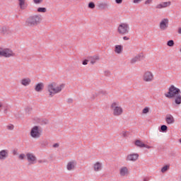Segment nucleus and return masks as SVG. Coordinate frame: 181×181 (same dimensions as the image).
Listing matches in <instances>:
<instances>
[{"label": "nucleus", "mask_w": 181, "mask_h": 181, "mask_svg": "<svg viewBox=\"0 0 181 181\" xmlns=\"http://www.w3.org/2000/svg\"><path fill=\"white\" fill-rule=\"evenodd\" d=\"M64 88V84L57 85L56 83L53 82L47 86V90L49 93V97H54L56 94L62 93V90Z\"/></svg>", "instance_id": "nucleus-1"}, {"label": "nucleus", "mask_w": 181, "mask_h": 181, "mask_svg": "<svg viewBox=\"0 0 181 181\" xmlns=\"http://www.w3.org/2000/svg\"><path fill=\"white\" fill-rule=\"evenodd\" d=\"M110 109L114 117H120L124 114V108L119 105V102L118 101L113 102L110 105Z\"/></svg>", "instance_id": "nucleus-2"}, {"label": "nucleus", "mask_w": 181, "mask_h": 181, "mask_svg": "<svg viewBox=\"0 0 181 181\" xmlns=\"http://www.w3.org/2000/svg\"><path fill=\"white\" fill-rule=\"evenodd\" d=\"M41 21L42 16L39 15H34L30 16L25 21V23L27 26H30V28H35V26H37V25L40 23Z\"/></svg>", "instance_id": "nucleus-3"}, {"label": "nucleus", "mask_w": 181, "mask_h": 181, "mask_svg": "<svg viewBox=\"0 0 181 181\" xmlns=\"http://www.w3.org/2000/svg\"><path fill=\"white\" fill-rule=\"evenodd\" d=\"M178 94H181L180 89L176 88L174 85H171L168 88V92L165 93V97H166V98H175Z\"/></svg>", "instance_id": "nucleus-4"}, {"label": "nucleus", "mask_w": 181, "mask_h": 181, "mask_svg": "<svg viewBox=\"0 0 181 181\" xmlns=\"http://www.w3.org/2000/svg\"><path fill=\"white\" fill-rule=\"evenodd\" d=\"M117 33L122 36L129 33V24L128 23H120L117 27Z\"/></svg>", "instance_id": "nucleus-5"}, {"label": "nucleus", "mask_w": 181, "mask_h": 181, "mask_svg": "<svg viewBox=\"0 0 181 181\" xmlns=\"http://www.w3.org/2000/svg\"><path fill=\"white\" fill-rule=\"evenodd\" d=\"M42 132H43L42 127L39 126H34L31 128L30 135L31 138H33L34 139H39V138L42 136Z\"/></svg>", "instance_id": "nucleus-6"}, {"label": "nucleus", "mask_w": 181, "mask_h": 181, "mask_svg": "<svg viewBox=\"0 0 181 181\" xmlns=\"http://www.w3.org/2000/svg\"><path fill=\"white\" fill-rule=\"evenodd\" d=\"M15 52L12 49L8 48H0V57H6L9 59V57H14Z\"/></svg>", "instance_id": "nucleus-7"}, {"label": "nucleus", "mask_w": 181, "mask_h": 181, "mask_svg": "<svg viewBox=\"0 0 181 181\" xmlns=\"http://www.w3.org/2000/svg\"><path fill=\"white\" fill-rule=\"evenodd\" d=\"M154 79L155 76L151 71H146L143 74V81H144L145 83H152Z\"/></svg>", "instance_id": "nucleus-8"}, {"label": "nucleus", "mask_w": 181, "mask_h": 181, "mask_svg": "<svg viewBox=\"0 0 181 181\" xmlns=\"http://www.w3.org/2000/svg\"><path fill=\"white\" fill-rule=\"evenodd\" d=\"M26 158L29 165H35L37 163V158L33 153H27Z\"/></svg>", "instance_id": "nucleus-9"}, {"label": "nucleus", "mask_w": 181, "mask_h": 181, "mask_svg": "<svg viewBox=\"0 0 181 181\" xmlns=\"http://www.w3.org/2000/svg\"><path fill=\"white\" fill-rule=\"evenodd\" d=\"M160 30L162 31L166 30L168 28H169V19L168 18H163L159 24Z\"/></svg>", "instance_id": "nucleus-10"}, {"label": "nucleus", "mask_w": 181, "mask_h": 181, "mask_svg": "<svg viewBox=\"0 0 181 181\" xmlns=\"http://www.w3.org/2000/svg\"><path fill=\"white\" fill-rule=\"evenodd\" d=\"M139 158V154L136 153H132L127 156L126 160L127 162H136Z\"/></svg>", "instance_id": "nucleus-11"}, {"label": "nucleus", "mask_w": 181, "mask_h": 181, "mask_svg": "<svg viewBox=\"0 0 181 181\" xmlns=\"http://www.w3.org/2000/svg\"><path fill=\"white\" fill-rule=\"evenodd\" d=\"M76 166H77V162L74 160H70L66 164V170L73 172V170H75Z\"/></svg>", "instance_id": "nucleus-12"}, {"label": "nucleus", "mask_w": 181, "mask_h": 181, "mask_svg": "<svg viewBox=\"0 0 181 181\" xmlns=\"http://www.w3.org/2000/svg\"><path fill=\"white\" fill-rule=\"evenodd\" d=\"M9 157V150L3 149L0 151V160L4 161Z\"/></svg>", "instance_id": "nucleus-13"}, {"label": "nucleus", "mask_w": 181, "mask_h": 181, "mask_svg": "<svg viewBox=\"0 0 181 181\" xmlns=\"http://www.w3.org/2000/svg\"><path fill=\"white\" fill-rule=\"evenodd\" d=\"M142 59H144V54L140 53V54L136 55L134 57H133L130 60V63H131V64H135V63H136V62H141V60H142Z\"/></svg>", "instance_id": "nucleus-14"}, {"label": "nucleus", "mask_w": 181, "mask_h": 181, "mask_svg": "<svg viewBox=\"0 0 181 181\" xmlns=\"http://www.w3.org/2000/svg\"><path fill=\"white\" fill-rule=\"evenodd\" d=\"M119 175L122 177L128 176L129 175V170L127 166H122L119 169Z\"/></svg>", "instance_id": "nucleus-15"}, {"label": "nucleus", "mask_w": 181, "mask_h": 181, "mask_svg": "<svg viewBox=\"0 0 181 181\" xmlns=\"http://www.w3.org/2000/svg\"><path fill=\"white\" fill-rule=\"evenodd\" d=\"M172 3L170 1H164L159 4H157L156 6V9H163L164 8H168V6H170Z\"/></svg>", "instance_id": "nucleus-16"}, {"label": "nucleus", "mask_w": 181, "mask_h": 181, "mask_svg": "<svg viewBox=\"0 0 181 181\" xmlns=\"http://www.w3.org/2000/svg\"><path fill=\"white\" fill-rule=\"evenodd\" d=\"M93 169L94 172H101L103 170V163L101 162H96L93 165Z\"/></svg>", "instance_id": "nucleus-17"}, {"label": "nucleus", "mask_w": 181, "mask_h": 181, "mask_svg": "<svg viewBox=\"0 0 181 181\" xmlns=\"http://www.w3.org/2000/svg\"><path fill=\"white\" fill-rule=\"evenodd\" d=\"M30 83H32V80L30 79V78H23L21 80V84L24 87H28V86H30Z\"/></svg>", "instance_id": "nucleus-18"}, {"label": "nucleus", "mask_w": 181, "mask_h": 181, "mask_svg": "<svg viewBox=\"0 0 181 181\" xmlns=\"http://www.w3.org/2000/svg\"><path fill=\"white\" fill-rule=\"evenodd\" d=\"M165 122L168 125H172L175 122V117L172 115H167L165 116Z\"/></svg>", "instance_id": "nucleus-19"}, {"label": "nucleus", "mask_w": 181, "mask_h": 181, "mask_svg": "<svg viewBox=\"0 0 181 181\" xmlns=\"http://www.w3.org/2000/svg\"><path fill=\"white\" fill-rule=\"evenodd\" d=\"M124 50V46L121 45H117L115 46V53L116 54H121Z\"/></svg>", "instance_id": "nucleus-20"}, {"label": "nucleus", "mask_w": 181, "mask_h": 181, "mask_svg": "<svg viewBox=\"0 0 181 181\" xmlns=\"http://www.w3.org/2000/svg\"><path fill=\"white\" fill-rule=\"evenodd\" d=\"M43 88H45V84L43 83H39L35 85V90L37 91V93H40L43 90Z\"/></svg>", "instance_id": "nucleus-21"}, {"label": "nucleus", "mask_w": 181, "mask_h": 181, "mask_svg": "<svg viewBox=\"0 0 181 181\" xmlns=\"http://www.w3.org/2000/svg\"><path fill=\"white\" fill-rule=\"evenodd\" d=\"M18 5L20 9H26L28 8V4H26V0H18Z\"/></svg>", "instance_id": "nucleus-22"}, {"label": "nucleus", "mask_w": 181, "mask_h": 181, "mask_svg": "<svg viewBox=\"0 0 181 181\" xmlns=\"http://www.w3.org/2000/svg\"><path fill=\"white\" fill-rule=\"evenodd\" d=\"M98 60H100V57L98 55H95L90 57V64H95Z\"/></svg>", "instance_id": "nucleus-23"}, {"label": "nucleus", "mask_w": 181, "mask_h": 181, "mask_svg": "<svg viewBox=\"0 0 181 181\" xmlns=\"http://www.w3.org/2000/svg\"><path fill=\"white\" fill-rule=\"evenodd\" d=\"M110 6V4H108V2H102L98 4V8L100 9H107Z\"/></svg>", "instance_id": "nucleus-24"}, {"label": "nucleus", "mask_w": 181, "mask_h": 181, "mask_svg": "<svg viewBox=\"0 0 181 181\" xmlns=\"http://www.w3.org/2000/svg\"><path fill=\"white\" fill-rule=\"evenodd\" d=\"M174 98H175V103L177 105H180V104H181V95L178 94L175 97H174Z\"/></svg>", "instance_id": "nucleus-25"}, {"label": "nucleus", "mask_w": 181, "mask_h": 181, "mask_svg": "<svg viewBox=\"0 0 181 181\" xmlns=\"http://www.w3.org/2000/svg\"><path fill=\"white\" fill-rule=\"evenodd\" d=\"M135 145L136 146H139V148H144V146H145V144L140 140H136L135 141Z\"/></svg>", "instance_id": "nucleus-26"}, {"label": "nucleus", "mask_w": 181, "mask_h": 181, "mask_svg": "<svg viewBox=\"0 0 181 181\" xmlns=\"http://www.w3.org/2000/svg\"><path fill=\"white\" fill-rule=\"evenodd\" d=\"M37 12H40L41 13H46V12H47V9L45 7H39L37 9Z\"/></svg>", "instance_id": "nucleus-27"}, {"label": "nucleus", "mask_w": 181, "mask_h": 181, "mask_svg": "<svg viewBox=\"0 0 181 181\" xmlns=\"http://www.w3.org/2000/svg\"><path fill=\"white\" fill-rule=\"evenodd\" d=\"M170 166V165H164L162 168H161V173H165V172H168V170H169Z\"/></svg>", "instance_id": "nucleus-28"}, {"label": "nucleus", "mask_w": 181, "mask_h": 181, "mask_svg": "<svg viewBox=\"0 0 181 181\" xmlns=\"http://www.w3.org/2000/svg\"><path fill=\"white\" fill-rule=\"evenodd\" d=\"M6 127L8 131H13L15 129V126L12 124H8Z\"/></svg>", "instance_id": "nucleus-29"}, {"label": "nucleus", "mask_w": 181, "mask_h": 181, "mask_svg": "<svg viewBox=\"0 0 181 181\" xmlns=\"http://www.w3.org/2000/svg\"><path fill=\"white\" fill-rule=\"evenodd\" d=\"M166 131H168V126H166L165 124L161 125L160 132H166Z\"/></svg>", "instance_id": "nucleus-30"}, {"label": "nucleus", "mask_w": 181, "mask_h": 181, "mask_svg": "<svg viewBox=\"0 0 181 181\" xmlns=\"http://www.w3.org/2000/svg\"><path fill=\"white\" fill-rule=\"evenodd\" d=\"M167 45H168L170 47H172L174 46L175 42L173 41V40H170L169 41H168Z\"/></svg>", "instance_id": "nucleus-31"}, {"label": "nucleus", "mask_w": 181, "mask_h": 181, "mask_svg": "<svg viewBox=\"0 0 181 181\" xmlns=\"http://www.w3.org/2000/svg\"><path fill=\"white\" fill-rule=\"evenodd\" d=\"M148 113H149V107H146L143 109L142 114L146 115Z\"/></svg>", "instance_id": "nucleus-32"}, {"label": "nucleus", "mask_w": 181, "mask_h": 181, "mask_svg": "<svg viewBox=\"0 0 181 181\" xmlns=\"http://www.w3.org/2000/svg\"><path fill=\"white\" fill-rule=\"evenodd\" d=\"M88 8L90 9H94V8H95V4H94V2H90L88 4Z\"/></svg>", "instance_id": "nucleus-33"}, {"label": "nucleus", "mask_w": 181, "mask_h": 181, "mask_svg": "<svg viewBox=\"0 0 181 181\" xmlns=\"http://www.w3.org/2000/svg\"><path fill=\"white\" fill-rule=\"evenodd\" d=\"M25 158H26V155H25V153H21L18 156V159H20V160H23V159H25Z\"/></svg>", "instance_id": "nucleus-34"}, {"label": "nucleus", "mask_w": 181, "mask_h": 181, "mask_svg": "<svg viewBox=\"0 0 181 181\" xmlns=\"http://www.w3.org/2000/svg\"><path fill=\"white\" fill-rule=\"evenodd\" d=\"M47 145H49V141H47V140H44L41 142L42 146H47Z\"/></svg>", "instance_id": "nucleus-35"}, {"label": "nucleus", "mask_w": 181, "mask_h": 181, "mask_svg": "<svg viewBox=\"0 0 181 181\" xmlns=\"http://www.w3.org/2000/svg\"><path fill=\"white\" fill-rule=\"evenodd\" d=\"M33 2L36 5H39V4H42V2H43V0H33Z\"/></svg>", "instance_id": "nucleus-36"}, {"label": "nucleus", "mask_w": 181, "mask_h": 181, "mask_svg": "<svg viewBox=\"0 0 181 181\" xmlns=\"http://www.w3.org/2000/svg\"><path fill=\"white\" fill-rule=\"evenodd\" d=\"M99 94H102L103 95H107L108 93L107 92V90H100Z\"/></svg>", "instance_id": "nucleus-37"}, {"label": "nucleus", "mask_w": 181, "mask_h": 181, "mask_svg": "<svg viewBox=\"0 0 181 181\" xmlns=\"http://www.w3.org/2000/svg\"><path fill=\"white\" fill-rule=\"evenodd\" d=\"M144 0H133V4L138 5V4H141Z\"/></svg>", "instance_id": "nucleus-38"}, {"label": "nucleus", "mask_w": 181, "mask_h": 181, "mask_svg": "<svg viewBox=\"0 0 181 181\" xmlns=\"http://www.w3.org/2000/svg\"><path fill=\"white\" fill-rule=\"evenodd\" d=\"M0 30H1V33H5V32H6V28L2 27Z\"/></svg>", "instance_id": "nucleus-39"}, {"label": "nucleus", "mask_w": 181, "mask_h": 181, "mask_svg": "<svg viewBox=\"0 0 181 181\" xmlns=\"http://www.w3.org/2000/svg\"><path fill=\"white\" fill-rule=\"evenodd\" d=\"M59 146H60L59 143H55L52 145V148H59Z\"/></svg>", "instance_id": "nucleus-40"}, {"label": "nucleus", "mask_w": 181, "mask_h": 181, "mask_svg": "<svg viewBox=\"0 0 181 181\" xmlns=\"http://www.w3.org/2000/svg\"><path fill=\"white\" fill-rule=\"evenodd\" d=\"M88 64V60L85 59L83 61L82 64H83V66H87V64Z\"/></svg>", "instance_id": "nucleus-41"}, {"label": "nucleus", "mask_w": 181, "mask_h": 181, "mask_svg": "<svg viewBox=\"0 0 181 181\" xmlns=\"http://www.w3.org/2000/svg\"><path fill=\"white\" fill-rule=\"evenodd\" d=\"M152 1H153V0H146L145 1V4L146 5H149V4H152Z\"/></svg>", "instance_id": "nucleus-42"}, {"label": "nucleus", "mask_w": 181, "mask_h": 181, "mask_svg": "<svg viewBox=\"0 0 181 181\" xmlns=\"http://www.w3.org/2000/svg\"><path fill=\"white\" fill-rule=\"evenodd\" d=\"M46 162H47V160H38V163H46Z\"/></svg>", "instance_id": "nucleus-43"}, {"label": "nucleus", "mask_w": 181, "mask_h": 181, "mask_svg": "<svg viewBox=\"0 0 181 181\" xmlns=\"http://www.w3.org/2000/svg\"><path fill=\"white\" fill-rule=\"evenodd\" d=\"M4 107V102L0 100V111L2 110V107Z\"/></svg>", "instance_id": "nucleus-44"}, {"label": "nucleus", "mask_w": 181, "mask_h": 181, "mask_svg": "<svg viewBox=\"0 0 181 181\" xmlns=\"http://www.w3.org/2000/svg\"><path fill=\"white\" fill-rule=\"evenodd\" d=\"M144 148H146V149H151V148H152V146L144 144Z\"/></svg>", "instance_id": "nucleus-45"}, {"label": "nucleus", "mask_w": 181, "mask_h": 181, "mask_svg": "<svg viewBox=\"0 0 181 181\" xmlns=\"http://www.w3.org/2000/svg\"><path fill=\"white\" fill-rule=\"evenodd\" d=\"M116 4H118L119 5L122 4V0H115Z\"/></svg>", "instance_id": "nucleus-46"}, {"label": "nucleus", "mask_w": 181, "mask_h": 181, "mask_svg": "<svg viewBox=\"0 0 181 181\" xmlns=\"http://www.w3.org/2000/svg\"><path fill=\"white\" fill-rule=\"evenodd\" d=\"M13 155H18V150H16V149H14V150H13Z\"/></svg>", "instance_id": "nucleus-47"}, {"label": "nucleus", "mask_w": 181, "mask_h": 181, "mask_svg": "<svg viewBox=\"0 0 181 181\" xmlns=\"http://www.w3.org/2000/svg\"><path fill=\"white\" fill-rule=\"evenodd\" d=\"M67 103H69V104H72L73 100H72L71 98H69V99L67 100Z\"/></svg>", "instance_id": "nucleus-48"}, {"label": "nucleus", "mask_w": 181, "mask_h": 181, "mask_svg": "<svg viewBox=\"0 0 181 181\" xmlns=\"http://www.w3.org/2000/svg\"><path fill=\"white\" fill-rule=\"evenodd\" d=\"M96 97H98V93H95L93 94V96L92 98V100H94V98H95Z\"/></svg>", "instance_id": "nucleus-49"}, {"label": "nucleus", "mask_w": 181, "mask_h": 181, "mask_svg": "<svg viewBox=\"0 0 181 181\" xmlns=\"http://www.w3.org/2000/svg\"><path fill=\"white\" fill-rule=\"evenodd\" d=\"M123 40H129V37L127 36L123 37Z\"/></svg>", "instance_id": "nucleus-50"}, {"label": "nucleus", "mask_w": 181, "mask_h": 181, "mask_svg": "<svg viewBox=\"0 0 181 181\" xmlns=\"http://www.w3.org/2000/svg\"><path fill=\"white\" fill-rule=\"evenodd\" d=\"M122 136H127V132H122Z\"/></svg>", "instance_id": "nucleus-51"}, {"label": "nucleus", "mask_w": 181, "mask_h": 181, "mask_svg": "<svg viewBox=\"0 0 181 181\" xmlns=\"http://www.w3.org/2000/svg\"><path fill=\"white\" fill-rule=\"evenodd\" d=\"M4 114H6L8 112V108H5L4 110Z\"/></svg>", "instance_id": "nucleus-52"}, {"label": "nucleus", "mask_w": 181, "mask_h": 181, "mask_svg": "<svg viewBox=\"0 0 181 181\" xmlns=\"http://www.w3.org/2000/svg\"><path fill=\"white\" fill-rule=\"evenodd\" d=\"M178 33H179V35H181V28H178Z\"/></svg>", "instance_id": "nucleus-53"}, {"label": "nucleus", "mask_w": 181, "mask_h": 181, "mask_svg": "<svg viewBox=\"0 0 181 181\" xmlns=\"http://www.w3.org/2000/svg\"><path fill=\"white\" fill-rule=\"evenodd\" d=\"M74 2H81V0H73Z\"/></svg>", "instance_id": "nucleus-54"}, {"label": "nucleus", "mask_w": 181, "mask_h": 181, "mask_svg": "<svg viewBox=\"0 0 181 181\" xmlns=\"http://www.w3.org/2000/svg\"><path fill=\"white\" fill-rule=\"evenodd\" d=\"M106 73L107 74H110V71H107Z\"/></svg>", "instance_id": "nucleus-55"}, {"label": "nucleus", "mask_w": 181, "mask_h": 181, "mask_svg": "<svg viewBox=\"0 0 181 181\" xmlns=\"http://www.w3.org/2000/svg\"><path fill=\"white\" fill-rule=\"evenodd\" d=\"M179 142L180 144H181V138L179 139Z\"/></svg>", "instance_id": "nucleus-56"}, {"label": "nucleus", "mask_w": 181, "mask_h": 181, "mask_svg": "<svg viewBox=\"0 0 181 181\" xmlns=\"http://www.w3.org/2000/svg\"><path fill=\"white\" fill-rule=\"evenodd\" d=\"M180 180H181V175H180Z\"/></svg>", "instance_id": "nucleus-57"}]
</instances>
